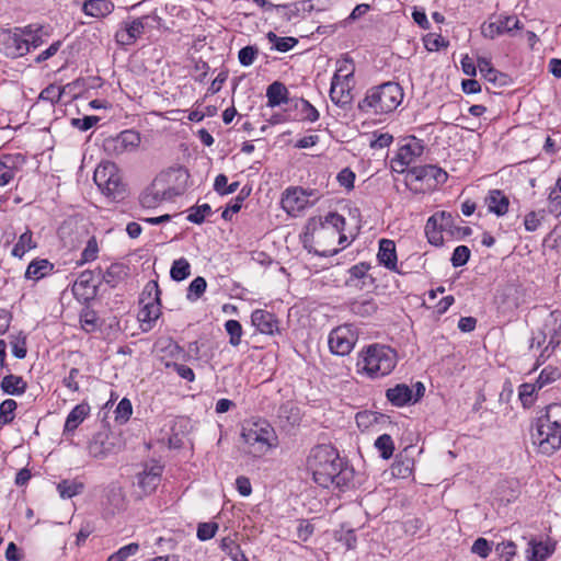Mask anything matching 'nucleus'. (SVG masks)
I'll return each instance as SVG.
<instances>
[{
  "mask_svg": "<svg viewBox=\"0 0 561 561\" xmlns=\"http://www.w3.org/2000/svg\"><path fill=\"white\" fill-rule=\"evenodd\" d=\"M314 482L322 488H348L354 479V469L340 457L331 445H318L311 449L307 460Z\"/></svg>",
  "mask_w": 561,
  "mask_h": 561,
  "instance_id": "f257e3e1",
  "label": "nucleus"
},
{
  "mask_svg": "<svg viewBox=\"0 0 561 561\" xmlns=\"http://www.w3.org/2000/svg\"><path fill=\"white\" fill-rule=\"evenodd\" d=\"M533 440L543 455H552L561 448V403L549 404L545 414L537 419Z\"/></svg>",
  "mask_w": 561,
  "mask_h": 561,
  "instance_id": "f03ea898",
  "label": "nucleus"
},
{
  "mask_svg": "<svg viewBox=\"0 0 561 561\" xmlns=\"http://www.w3.org/2000/svg\"><path fill=\"white\" fill-rule=\"evenodd\" d=\"M397 365V353L383 344H370L360 353L357 362L359 370L370 378L389 375Z\"/></svg>",
  "mask_w": 561,
  "mask_h": 561,
  "instance_id": "7ed1b4c3",
  "label": "nucleus"
},
{
  "mask_svg": "<svg viewBox=\"0 0 561 561\" xmlns=\"http://www.w3.org/2000/svg\"><path fill=\"white\" fill-rule=\"evenodd\" d=\"M403 100V90L397 82H385L369 89L358 107L374 114H386L393 112Z\"/></svg>",
  "mask_w": 561,
  "mask_h": 561,
  "instance_id": "20e7f679",
  "label": "nucleus"
},
{
  "mask_svg": "<svg viewBox=\"0 0 561 561\" xmlns=\"http://www.w3.org/2000/svg\"><path fill=\"white\" fill-rule=\"evenodd\" d=\"M457 221H461L458 215L442 210L432 215L425 225V234L431 244L442 245L444 242L443 233L450 237H460L470 232V228H461Z\"/></svg>",
  "mask_w": 561,
  "mask_h": 561,
  "instance_id": "39448f33",
  "label": "nucleus"
},
{
  "mask_svg": "<svg viewBox=\"0 0 561 561\" xmlns=\"http://www.w3.org/2000/svg\"><path fill=\"white\" fill-rule=\"evenodd\" d=\"M242 438L253 456L266 454L276 446L277 442L274 428L266 421H257L244 426Z\"/></svg>",
  "mask_w": 561,
  "mask_h": 561,
  "instance_id": "423d86ee",
  "label": "nucleus"
},
{
  "mask_svg": "<svg viewBox=\"0 0 561 561\" xmlns=\"http://www.w3.org/2000/svg\"><path fill=\"white\" fill-rule=\"evenodd\" d=\"M93 180L103 194L113 199L123 198L125 194V184L112 162L101 163L94 171Z\"/></svg>",
  "mask_w": 561,
  "mask_h": 561,
  "instance_id": "0eeeda50",
  "label": "nucleus"
},
{
  "mask_svg": "<svg viewBox=\"0 0 561 561\" xmlns=\"http://www.w3.org/2000/svg\"><path fill=\"white\" fill-rule=\"evenodd\" d=\"M190 174L185 168H171L164 172H161L153 180L156 186H160L165 191V196L170 201L174 197L184 194L187 188Z\"/></svg>",
  "mask_w": 561,
  "mask_h": 561,
  "instance_id": "6e6552de",
  "label": "nucleus"
},
{
  "mask_svg": "<svg viewBox=\"0 0 561 561\" xmlns=\"http://www.w3.org/2000/svg\"><path fill=\"white\" fill-rule=\"evenodd\" d=\"M160 289L158 283L154 280L149 282L140 298V304H144L142 309L139 311L138 318L142 323H151L160 317Z\"/></svg>",
  "mask_w": 561,
  "mask_h": 561,
  "instance_id": "1a4fd4ad",
  "label": "nucleus"
},
{
  "mask_svg": "<svg viewBox=\"0 0 561 561\" xmlns=\"http://www.w3.org/2000/svg\"><path fill=\"white\" fill-rule=\"evenodd\" d=\"M358 339L357 330L352 324H344L333 329L329 335V347L336 355H347Z\"/></svg>",
  "mask_w": 561,
  "mask_h": 561,
  "instance_id": "9d476101",
  "label": "nucleus"
},
{
  "mask_svg": "<svg viewBox=\"0 0 561 561\" xmlns=\"http://www.w3.org/2000/svg\"><path fill=\"white\" fill-rule=\"evenodd\" d=\"M140 135L131 129L123 130L118 135L107 137L103 141V149L108 156H121L138 148Z\"/></svg>",
  "mask_w": 561,
  "mask_h": 561,
  "instance_id": "9b49d317",
  "label": "nucleus"
},
{
  "mask_svg": "<svg viewBox=\"0 0 561 561\" xmlns=\"http://www.w3.org/2000/svg\"><path fill=\"white\" fill-rule=\"evenodd\" d=\"M0 53L10 58H18L28 53L22 27L0 31Z\"/></svg>",
  "mask_w": 561,
  "mask_h": 561,
  "instance_id": "f8f14e48",
  "label": "nucleus"
},
{
  "mask_svg": "<svg viewBox=\"0 0 561 561\" xmlns=\"http://www.w3.org/2000/svg\"><path fill=\"white\" fill-rule=\"evenodd\" d=\"M424 151L422 140L412 137L409 142L401 146L392 159V167L398 172H403L404 168L411 164Z\"/></svg>",
  "mask_w": 561,
  "mask_h": 561,
  "instance_id": "ddd939ff",
  "label": "nucleus"
},
{
  "mask_svg": "<svg viewBox=\"0 0 561 561\" xmlns=\"http://www.w3.org/2000/svg\"><path fill=\"white\" fill-rule=\"evenodd\" d=\"M307 192L300 187H288L282 195V208L290 216H297L309 206Z\"/></svg>",
  "mask_w": 561,
  "mask_h": 561,
  "instance_id": "4468645a",
  "label": "nucleus"
},
{
  "mask_svg": "<svg viewBox=\"0 0 561 561\" xmlns=\"http://www.w3.org/2000/svg\"><path fill=\"white\" fill-rule=\"evenodd\" d=\"M408 175L415 181H433V183H428V186L443 184L448 178L446 171L433 164L413 167L409 170Z\"/></svg>",
  "mask_w": 561,
  "mask_h": 561,
  "instance_id": "2eb2a0df",
  "label": "nucleus"
},
{
  "mask_svg": "<svg viewBox=\"0 0 561 561\" xmlns=\"http://www.w3.org/2000/svg\"><path fill=\"white\" fill-rule=\"evenodd\" d=\"M148 16H142L125 22L124 25L115 33V39L119 45H131L141 36Z\"/></svg>",
  "mask_w": 561,
  "mask_h": 561,
  "instance_id": "dca6fc26",
  "label": "nucleus"
},
{
  "mask_svg": "<svg viewBox=\"0 0 561 561\" xmlns=\"http://www.w3.org/2000/svg\"><path fill=\"white\" fill-rule=\"evenodd\" d=\"M163 466L158 462L146 465L144 470L138 473V485L146 494L152 493L161 482Z\"/></svg>",
  "mask_w": 561,
  "mask_h": 561,
  "instance_id": "f3484780",
  "label": "nucleus"
},
{
  "mask_svg": "<svg viewBox=\"0 0 561 561\" xmlns=\"http://www.w3.org/2000/svg\"><path fill=\"white\" fill-rule=\"evenodd\" d=\"M251 323L262 334L273 335L279 331L275 314L263 309L252 311Z\"/></svg>",
  "mask_w": 561,
  "mask_h": 561,
  "instance_id": "a211bd4d",
  "label": "nucleus"
},
{
  "mask_svg": "<svg viewBox=\"0 0 561 561\" xmlns=\"http://www.w3.org/2000/svg\"><path fill=\"white\" fill-rule=\"evenodd\" d=\"M520 494L519 483L516 479H503L497 481L495 488V500L507 505L518 499Z\"/></svg>",
  "mask_w": 561,
  "mask_h": 561,
  "instance_id": "6ab92c4d",
  "label": "nucleus"
},
{
  "mask_svg": "<svg viewBox=\"0 0 561 561\" xmlns=\"http://www.w3.org/2000/svg\"><path fill=\"white\" fill-rule=\"evenodd\" d=\"M128 275V267L122 263L111 264L105 272L98 268V278L110 285L112 288L116 287Z\"/></svg>",
  "mask_w": 561,
  "mask_h": 561,
  "instance_id": "aec40b11",
  "label": "nucleus"
},
{
  "mask_svg": "<svg viewBox=\"0 0 561 561\" xmlns=\"http://www.w3.org/2000/svg\"><path fill=\"white\" fill-rule=\"evenodd\" d=\"M377 257L381 265L390 271H397V251L396 243L392 240L381 239L379 241Z\"/></svg>",
  "mask_w": 561,
  "mask_h": 561,
  "instance_id": "412c9836",
  "label": "nucleus"
},
{
  "mask_svg": "<svg viewBox=\"0 0 561 561\" xmlns=\"http://www.w3.org/2000/svg\"><path fill=\"white\" fill-rule=\"evenodd\" d=\"M320 233L328 234L331 238L335 239L345 227V218L337 213H329L325 216L324 222L319 221Z\"/></svg>",
  "mask_w": 561,
  "mask_h": 561,
  "instance_id": "4be33fe9",
  "label": "nucleus"
},
{
  "mask_svg": "<svg viewBox=\"0 0 561 561\" xmlns=\"http://www.w3.org/2000/svg\"><path fill=\"white\" fill-rule=\"evenodd\" d=\"M101 283V279L98 278V270L96 271H83L73 285V290L78 291L80 288L87 289L85 299L92 298L96 294V287Z\"/></svg>",
  "mask_w": 561,
  "mask_h": 561,
  "instance_id": "5701e85b",
  "label": "nucleus"
},
{
  "mask_svg": "<svg viewBox=\"0 0 561 561\" xmlns=\"http://www.w3.org/2000/svg\"><path fill=\"white\" fill-rule=\"evenodd\" d=\"M28 51L36 49L44 43L43 37H48L49 32L41 24H30L22 27Z\"/></svg>",
  "mask_w": 561,
  "mask_h": 561,
  "instance_id": "b1692460",
  "label": "nucleus"
},
{
  "mask_svg": "<svg viewBox=\"0 0 561 561\" xmlns=\"http://www.w3.org/2000/svg\"><path fill=\"white\" fill-rule=\"evenodd\" d=\"M277 419L283 427H293L300 423L301 414L298 407L286 402L278 408Z\"/></svg>",
  "mask_w": 561,
  "mask_h": 561,
  "instance_id": "393cba45",
  "label": "nucleus"
},
{
  "mask_svg": "<svg viewBox=\"0 0 561 561\" xmlns=\"http://www.w3.org/2000/svg\"><path fill=\"white\" fill-rule=\"evenodd\" d=\"M386 398L396 407H403L413 400V390L405 383H399L386 391Z\"/></svg>",
  "mask_w": 561,
  "mask_h": 561,
  "instance_id": "a878e982",
  "label": "nucleus"
},
{
  "mask_svg": "<svg viewBox=\"0 0 561 561\" xmlns=\"http://www.w3.org/2000/svg\"><path fill=\"white\" fill-rule=\"evenodd\" d=\"M556 542L550 540L536 541L535 539H531L529 541L528 552H530V556L528 559L530 561H546L550 556L553 554Z\"/></svg>",
  "mask_w": 561,
  "mask_h": 561,
  "instance_id": "bb28decb",
  "label": "nucleus"
},
{
  "mask_svg": "<svg viewBox=\"0 0 561 561\" xmlns=\"http://www.w3.org/2000/svg\"><path fill=\"white\" fill-rule=\"evenodd\" d=\"M163 201H170L165 196V191H163L160 186H156V182L153 181L151 185L146 188L140 197L139 202L145 208H153L159 205Z\"/></svg>",
  "mask_w": 561,
  "mask_h": 561,
  "instance_id": "cd10ccee",
  "label": "nucleus"
},
{
  "mask_svg": "<svg viewBox=\"0 0 561 561\" xmlns=\"http://www.w3.org/2000/svg\"><path fill=\"white\" fill-rule=\"evenodd\" d=\"M267 106L276 107L288 102V90L283 82L274 81L266 89Z\"/></svg>",
  "mask_w": 561,
  "mask_h": 561,
  "instance_id": "c85d7f7f",
  "label": "nucleus"
},
{
  "mask_svg": "<svg viewBox=\"0 0 561 561\" xmlns=\"http://www.w3.org/2000/svg\"><path fill=\"white\" fill-rule=\"evenodd\" d=\"M114 10V4L110 0H87L82 5L84 14L102 18L108 15Z\"/></svg>",
  "mask_w": 561,
  "mask_h": 561,
  "instance_id": "c756f323",
  "label": "nucleus"
},
{
  "mask_svg": "<svg viewBox=\"0 0 561 561\" xmlns=\"http://www.w3.org/2000/svg\"><path fill=\"white\" fill-rule=\"evenodd\" d=\"M0 387L7 394L21 396L25 392L27 383L21 376L10 374L3 377Z\"/></svg>",
  "mask_w": 561,
  "mask_h": 561,
  "instance_id": "7c9ffc66",
  "label": "nucleus"
},
{
  "mask_svg": "<svg viewBox=\"0 0 561 561\" xmlns=\"http://www.w3.org/2000/svg\"><path fill=\"white\" fill-rule=\"evenodd\" d=\"M90 407L88 403L76 405L68 414L65 422V432H73L89 415Z\"/></svg>",
  "mask_w": 561,
  "mask_h": 561,
  "instance_id": "2f4dec72",
  "label": "nucleus"
},
{
  "mask_svg": "<svg viewBox=\"0 0 561 561\" xmlns=\"http://www.w3.org/2000/svg\"><path fill=\"white\" fill-rule=\"evenodd\" d=\"M330 99L335 105L345 108L352 103L353 96L347 84L344 87L342 82H331Z\"/></svg>",
  "mask_w": 561,
  "mask_h": 561,
  "instance_id": "473e14b6",
  "label": "nucleus"
},
{
  "mask_svg": "<svg viewBox=\"0 0 561 561\" xmlns=\"http://www.w3.org/2000/svg\"><path fill=\"white\" fill-rule=\"evenodd\" d=\"M53 268L54 265L48 260H34L28 264L25 271V278L39 280L47 276Z\"/></svg>",
  "mask_w": 561,
  "mask_h": 561,
  "instance_id": "72a5a7b5",
  "label": "nucleus"
},
{
  "mask_svg": "<svg viewBox=\"0 0 561 561\" xmlns=\"http://www.w3.org/2000/svg\"><path fill=\"white\" fill-rule=\"evenodd\" d=\"M377 304L373 298L356 299L348 304V310L358 317L367 318L377 311Z\"/></svg>",
  "mask_w": 561,
  "mask_h": 561,
  "instance_id": "f704fd0d",
  "label": "nucleus"
},
{
  "mask_svg": "<svg viewBox=\"0 0 561 561\" xmlns=\"http://www.w3.org/2000/svg\"><path fill=\"white\" fill-rule=\"evenodd\" d=\"M540 391L537 388L536 382H524L518 387V399L525 409L531 408L537 399L538 392Z\"/></svg>",
  "mask_w": 561,
  "mask_h": 561,
  "instance_id": "c9c22d12",
  "label": "nucleus"
},
{
  "mask_svg": "<svg viewBox=\"0 0 561 561\" xmlns=\"http://www.w3.org/2000/svg\"><path fill=\"white\" fill-rule=\"evenodd\" d=\"M495 25V32L499 35L510 34L512 35L514 31L520 30L523 27L522 22L516 15H500L493 26Z\"/></svg>",
  "mask_w": 561,
  "mask_h": 561,
  "instance_id": "e433bc0d",
  "label": "nucleus"
},
{
  "mask_svg": "<svg viewBox=\"0 0 561 561\" xmlns=\"http://www.w3.org/2000/svg\"><path fill=\"white\" fill-rule=\"evenodd\" d=\"M547 327L549 335L548 343L551 344V347H559L561 344V313L552 311Z\"/></svg>",
  "mask_w": 561,
  "mask_h": 561,
  "instance_id": "4c0bfd02",
  "label": "nucleus"
},
{
  "mask_svg": "<svg viewBox=\"0 0 561 561\" xmlns=\"http://www.w3.org/2000/svg\"><path fill=\"white\" fill-rule=\"evenodd\" d=\"M561 378V370L557 366L548 365L546 366L535 380L537 388L540 390L545 387L550 386L551 383L558 381Z\"/></svg>",
  "mask_w": 561,
  "mask_h": 561,
  "instance_id": "58836bf2",
  "label": "nucleus"
},
{
  "mask_svg": "<svg viewBox=\"0 0 561 561\" xmlns=\"http://www.w3.org/2000/svg\"><path fill=\"white\" fill-rule=\"evenodd\" d=\"M300 115V121L314 123L319 119V111L307 100L300 99L295 104Z\"/></svg>",
  "mask_w": 561,
  "mask_h": 561,
  "instance_id": "ea45409f",
  "label": "nucleus"
},
{
  "mask_svg": "<svg viewBox=\"0 0 561 561\" xmlns=\"http://www.w3.org/2000/svg\"><path fill=\"white\" fill-rule=\"evenodd\" d=\"M268 42L272 44V49L286 53L293 49L297 44L298 39L295 37H279L274 32H268L266 35Z\"/></svg>",
  "mask_w": 561,
  "mask_h": 561,
  "instance_id": "a19ab883",
  "label": "nucleus"
},
{
  "mask_svg": "<svg viewBox=\"0 0 561 561\" xmlns=\"http://www.w3.org/2000/svg\"><path fill=\"white\" fill-rule=\"evenodd\" d=\"M84 485L76 480H62L57 484V490L62 499H71L82 492Z\"/></svg>",
  "mask_w": 561,
  "mask_h": 561,
  "instance_id": "79ce46f5",
  "label": "nucleus"
},
{
  "mask_svg": "<svg viewBox=\"0 0 561 561\" xmlns=\"http://www.w3.org/2000/svg\"><path fill=\"white\" fill-rule=\"evenodd\" d=\"M70 84L58 87L56 84H49L45 89H43L39 93L38 99L42 101L50 102L51 105L58 103L64 93L66 92L67 88H69Z\"/></svg>",
  "mask_w": 561,
  "mask_h": 561,
  "instance_id": "37998d69",
  "label": "nucleus"
},
{
  "mask_svg": "<svg viewBox=\"0 0 561 561\" xmlns=\"http://www.w3.org/2000/svg\"><path fill=\"white\" fill-rule=\"evenodd\" d=\"M355 71L353 60L350 58H343L342 60H339V67L335 71V73L332 77L331 82L340 83L342 80L347 81L350 78L353 77Z\"/></svg>",
  "mask_w": 561,
  "mask_h": 561,
  "instance_id": "c03bdc74",
  "label": "nucleus"
},
{
  "mask_svg": "<svg viewBox=\"0 0 561 561\" xmlns=\"http://www.w3.org/2000/svg\"><path fill=\"white\" fill-rule=\"evenodd\" d=\"M191 274V265L185 257L175 260L171 266L170 275L173 280L181 282Z\"/></svg>",
  "mask_w": 561,
  "mask_h": 561,
  "instance_id": "a18cd8bd",
  "label": "nucleus"
},
{
  "mask_svg": "<svg viewBox=\"0 0 561 561\" xmlns=\"http://www.w3.org/2000/svg\"><path fill=\"white\" fill-rule=\"evenodd\" d=\"M35 243L33 242L32 231L26 230L22 233L14 244L12 249V255L16 257H22L28 250L35 248Z\"/></svg>",
  "mask_w": 561,
  "mask_h": 561,
  "instance_id": "49530a36",
  "label": "nucleus"
},
{
  "mask_svg": "<svg viewBox=\"0 0 561 561\" xmlns=\"http://www.w3.org/2000/svg\"><path fill=\"white\" fill-rule=\"evenodd\" d=\"M187 211V220L196 225H202L205 218L213 214L211 207L208 204L192 206Z\"/></svg>",
  "mask_w": 561,
  "mask_h": 561,
  "instance_id": "de8ad7c7",
  "label": "nucleus"
},
{
  "mask_svg": "<svg viewBox=\"0 0 561 561\" xmlns=\"http://www.w3.org/2000/svg\"><path fill=\"white\" fill-rule=\"evenodd\" d=\"M375 447L383 459H389L393 455L394 444L389 434H382L375 440Z\"/></svg>",
  "mask_w": 561,
  "mask_h": 561,
  "instance_id": "09e8293b",
  "label": "nucleus"
},
{
  "mask_svg": "<svg viewBox=\"0 0 561 561\" xmlns=\"http://www.w3.org/2000/svg\"><path fill=\"white\" fill-rule=\"evenodd\" d=\"M80 323L85 332H94L99 328V317L94 310L85 308L80 314Z\"/></svg>",
  "mask_w": 561,
  "mask_h": 561,
  "instance_id": "8fccbe9b",
  "label": "nucleus"
},
{
  "mask_svg": "<svg viewBox=\"0 0 561 561\" xmlns=\"http://www.w3.org/2000/svg\"><path fill=\"white\" fill-rule=\"evenodd\" d=\"M16 402L13 399H7L0 404V425L10 424L14 420Z\"/></svg>",
  "mask_w": 561,
  "mask_h": 561,
  "instance_id": "3c124183",
  "label": "nucleus"
},
{
  "mask_svg": "<svg viewBox=\"0 0 561 561\" xmlns=\"http://www.w3.org/2000/svg\"><path fill=\"white\" fill-rule=\"evenodd\" d=\"M495 552L500 561H511L517 553L515 542L508 540L496 545Z\"/></svg>",
  "mask_w": 561,
  "mask_h": 561,
  "instance_id": "603ef678",
  "label": "nucleus"
},
{
  "mask_svg": "<svg viewBox=\"0 0 561 561\" xmlns=\"http://www.w3.org/2000/svg\"><path fill=\"white\" fill-rule=\"evenodd\" d=\"M207 287V283L204 277L197 276L194 278L188 288H187V295L186 298L190 301H196L201 296L205 293Z\"/></svg>",
  "mask_w": 561,
  "mask_h": 561,
  "instance_id": "864d4df0",
  "label": "nucleus"
},
{
  "mask_svg": "<svg viewBox=\"0 0 561 561\" xmlns=\"http://www.w3.org/2000/svg\"><path fill=\"white\" fill-rule=\"evenodd\" d=\"M545 215L546 211L543 209L529 211L524 218L525 229L529 232L536 231L545 219Z\"/></svg>",
  "mask_w": 561,
  "mask_h": 561,
  "instance_id": "5fc2aeb1",
  "label": "nucleus"
},
{
  "mask_svg": "<svg viewBox=\"0 0 561 561\" xmlns=\"http://www.w3.org/2000/svg\"><path fill=\"white\" fill-rule=\"evenodd\" d=\"M225 329L227 333L229 334V343L232 346H238L241 343V336H242V327L239 321L237 320H228L225 323Z\"/></svg>",
  "mask_w": 561,
  "mask_h": 561,
  "instance_id": "6e6d98bb",
  "label": "nucleus"
},
{
  "mask_svg": "<svg viewBox=\"0 0 561 561\" xmlns=\"http://www.w3.org/2000/svg\"><path fill=\"white\" fill-rule=\"evenodd\" d=\"M510 199L501 191L493 190V214L503 216L508 211Z\"/></svg>",
  "mask_w": 561,
  "mask_h": 561,
  "instance_id": "4d7b16f0",
  "label": "nucleus"
},
{
  "mask_svg": "<svg viewBox=\"0 0 561 561\" xmlns=\"http://www.w3.org/2000/svg\"><path fill=\"white\" fill-rule=\"evenodd\" d=\"M139 550V545L136 542H131L119 548L116 552L112 553L107 561H125L129 557L135 556Z\"/></svg>",
  "mask_w": 561,
  "mask_h": 561,
  "instance_id": "13d9d810",
  "label": "nucleus"
},
{
  "mask_svg": "<svg viewBox=\"0 0 561 561\" xmlns=\"http://www.w3.org/2000/svg\"><path fill=\"white\" fill-rule=\"evenodd\" d=\"M10 345L12 350V354L14 357L22 359L26 356V339L25 336L11 335L10 336Z\"/></svg>",
  "mask_w": 561,
  "mask_h": 561,
  "instance_id": "bf43d9fd",
  "label": "nucleus"
},
{
  "mask_svg": "<svg viewBox=\"0 0 561 561\" xmlns=\"http://www.w3.org/2000/svg\"><path fill=\"white\" fill-rule=\"evenodd\" d=\"M470 257V250L466 245H458L451 255L450 262L454 267H459L465 265Z\"/></svg>",
  "mask_w": 561,
  "mask_h": 561,
  "instance_id": "052dcab7",
  "label": "nucleus"
},
{
  "mask_svg": "<svg viewBox=\"0 0 561 561\" xmlns=\"http://www.w3.org/2000/svg\"><path fill=\"white\" fill-rule=\"evenodd\" d=\"M99 247L94 237L90 238L81 253V263L92 262L98 257Z\"/></svg>",
  "mask_w": 561,
  "mask_h": 561,
  "instance_id": "680f3d73",
  "label": "nucleus"
},
{
  "mask_svg": "<svg viewBox=\"0 0 561 561\" xmlns=\"http://www.w3.org/2000/svg\"><path fill=\"white\" fill-rule=\"evenodd\" d=\"M218 530V524L217 523H201L197 527V538L202 541H206L211 539Z\"/></svg>",
  "mask_w": 561,
  "mask_h": 561,
  "instance_id": "e2e57ef3",
  "label": "nucleus"
},
{
  "mask_svg": "<svg viewBox=\"0 0 561 561\" xmlns=\"http://www.w3.org/2000/svg\"><path fill=\"white\" fill-rule=\"evenodd\" d=\"M549 211L556 217L561 215V192L557 186L550 190L548 195Z\"/></svg>",
  "mask_w": 561,
  "mask_h": 561,
  "instance_id": "0e129e2a",
  "label": "nucleus"
},
{
  "mask_svg": "<svg viewBox=\"0 0 561 561\" xmlns=\"http://www.w3.org/2000/svg\"><path fill=\"white\" fill-rule=\"evenodd\" d=\"M259 53V49L254 46H245L239 50L238 58L239 62L244 66H251Z\"/></svg>",
  "mask_w": 561,
  "mask_h": 561,
  "instance_id": "69168bd1",
  "label": "nucleus"
},
{
  "mask_svg": "<svg viewBox=\"0 0 561 561\" xmlns=\"http://www.w3.org/2000/svg\"><path fill=\"white\" fill-rule=\"evenodd\" d=\"M314 526L307 519H299L297 525V538L307 541L313 534Z\"/></svg>",
  "mask_w": 561,
  "mask_h": 561,
  "instance_id": "338daca9",
  "label": "nucleus"
},
{
  "mask_svg": "<svg viewBox=\"0 0 561 561\" xmlns=\"http://www.w3.org/2000/svg\"><path fill=\"white\" fill-rule=\"evenodd\" d=\"M131 413H133V407H131L130 401L126 398L122 399L115 410L116 420L126 422L129 420Z\"/></svg>",
  "mask_w": 561,
  "mask_h": 561,
  "instance_id": "774afa93",
  "label": "nucleus"
}]
</instances>
